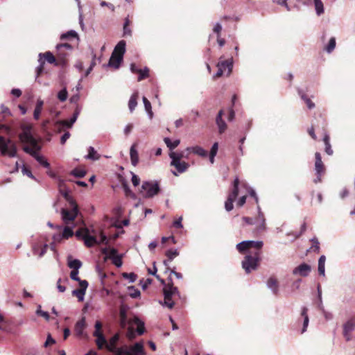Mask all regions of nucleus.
<instances>
[{
	"label": "nucleus",
	"instance_id": "34",
	"mask_svg": "<svg viewBox=\"0 0 355 355\" xmlns=\"http://www.w3.org/2000/svg\"><path fill=\"white\" fill-rule=\"evenodd\" d=\"M307 311H308V309L306 307L302 308V312H301V315L302 317H304V322H303V327H302V332H301L302 334H303L304 332H305L306 331V328L309 325V316L307 314Z\"/></svg>",
	"mask_w": 355,
	"mask_h": 355
},
{
	"label": "nucleus",
	"instance_id": "35",
	"mask_svg": "<svg viewBox=\"0 0 355 355\" xmlns=\"http://www.w3.org/2000/svg\"><path fill=\"white\" fill-rule=\"evenodd\" d=\"M186 151L190 153L191 151L193 153L198 155L201 157H206L207 155V153L206 150H205L202 148L200 146H195L193 148H187L186 149Z\"/></svg>",
	"mask_w": 355,
	"mask_h": 355
},
{
	"label": "nucleus",
	"instance_id": "33",
	"mask_svg": "<svg viewBox=\"0 0 355 355\" xmlns=\"http://www.w3.org/2000/svg\"><path fill=\"white\" fill-rule=\"evenodd\" d=\"M139 98V94L138 92H135L131 96L129 102H128V107L131 112H133V110L135 109V107L137 105V99Z\"/></svg>",
	"mask_w": 355,
	"mask_h": 355
},
{
	"label": "nucleus",
	"instance_id": "36",
	"mask_svg": "<svg viewBox=\"0 0 355 355\" xmlns=\"http://www.w3.org/2000/svg\"><path fill=\"white\" fill-rule=\"evenodd\" d=\"M268 286L271 288L276 295L278 292V282L276 278L270 277L267 282Z\"/></svg>",
	"mask_w": 355,
	"mask_h": 355
},
{
	"label": "nucleus",
	"instance_id": "42",
	"mask_svg": "<svg viewBox=\"0 0 355 355\" xmlns=\"http://www.w3.org/2000/svg\"><path fill=\"white\" fill-rule=\"evenodd\" d=\"M336 38L332 37L330 38L329 43L326 45L324 49L329 53H331L336 47Z\"/></svg>",
	"mask_w": 355,
	"mask_h": 355
},
{
	"label": "nucleus",
	"instance_id": "18",
	"mask_svg": "<svg viewBox=\"0 0 355 355\" xmlns=\"http://www.w3.org/2000/svg\"><path fill=\"white\" fill-rule=\"evenodd\" d=\"M224 115V110H220L216 118V123L218 128V132L220 134H223L227 130V125L225 121L223 119V116Z\"/></svg>",
	"mask_w": 355,
	"mask_h": 355
},
{
	"label": "nucleus",
	"instance_id": "29",
	"mask_svg": "<svg viewBox=\"0 0 355 355\" xmlns=\"http://www.w3.org/2000/svg\"><path fill=\"white\" fill-rule=\"evenodd\" d=\"M39 55L40 59L44 58L49 63L54 64V65L56 66V63H58L57 57L55 58V56L50 51H46L44 53H40Z\"/></svg>",
	"mask_w": 355,
	"mask_h": 355
},
{
	"label": "nucleus",
	"instance_id": "43",
	"mask_svg": "<svg viewBox=\"0 0 355 355\" xmlns=\"http://www.w3.org/2000/svg\"><path fill=\"white\" fill-rule=\"evenodd\" d=\"M143 102L144 104L146 111L148 112L150 118L152 119L153 116V112L152 111V107H151L150 102L145 96L143 97Z\"/></svg>",
	"mask_w": 355,
	"mask_h": 355
},
{
	"label": "nucleus",
	"instance_id": "4",
	"mask_svg": "<svg viewBox=\"0 0 355 355\" xmlns=\"http://www.w3.org/2000/svg\"><path fill=\"white\" fill-rule=\"evenodd\" d=\"M0 153L3 156L16 157L17 154L16 144L10 139L0 136Z\"/></svg>",
	"mask_w": 355,
	"mask_h": 355
},
{
	"label": "nucleus",
	"instance_id": "54",
	"mask_svg": "<svg viewBox=\"0 0 355 355\" xmlns=\"http://www.w3.org/2000/svg\"><path fill=\"white\" fill-rule=\"evenodd\" d=\"M301 98L304 100L309 109L315 107V103L306 94H302Z\"/></svg>",
	"mask_w": 355,
	"mask_h": 355
},
{
	"label": "nucleus",
	"instance_id": "50",
	"mask_svg": "<svg viewBox=\"0 0 355 355\" xmlns=\"http://www.w3.org/2000/svg\"><path fill=\"white\" fill-rule=\"evenodd\" d=\"M122 259L123 254H119L117 253L116 255L112 259V262L117 268H120L123 264Z\"/></svg>",
	"mask_w": 355,
	"mask_h": 355
},
{
	"label": "nucleus",
	"instance_id": "63",
	"mask_svg": "<svg viewBox=\"0 0 355 355\" xmlns=\"http://www.w3.org/2000/svg\"><path fill=\"white\" fill-rule=\"evenodd\" d=\"M78 270H72L70 273V277L74 280L77 281L80 283V281H82L78 276Z\"/></svg>",
	"mask_w": 355,
	"mask_h": 355
},
{
	"label": "nucleus",
	"instance_id": "40",
	"mask_svg": "<svg viewBox=\"0 0 355 355\" xmlns=\"http://www.w3.org/2000/svg\"><path fill=\"white\" fill-rule=\"evenodd\" d=\"M166 145L167 147L171 150H173L175 149L180 144V141L179 139H176L174 141H171V140L168 137H166L164 139Z\"/></svg>",
	"mask_w": 355,
	"mask_h": 355
},
{
	"label": "nucleus",
	"instance_id": "53",
	"mask_svg": "<svg viewBox=\"0 0 355 355\" xmlns=\"http://www.w3.org/2000/svg\"><path fill=\"white\" fill-rule=\"evenodd\" d=\"M122 187L126 196H129L132 198H135V194L131 191V189H130L129 186L126 182H122Z\"/></svg>",
	"mask_w": 355,
	"mask_h": 355
},
{
	"label": "nucleus",
	"instance_id": "47",
	"mask_svg": "<svg viewBox=\"0 0 355 355\" xmlns=\"http://www.w3.org/2000/svg\"><path fill=\"white\" fill-rule=\"evenodd\" d=\"M82 266V263L78 259L69 261L68 266L73 270H78Z\"/></svg>",
	"mask_w": 355,
	"mask_h": 355
},
{
	"label": "nucleus",
	"instance_id": "38",
	"mask_svg": "<svg viewBox=\"0 0 355 355\" xmlns=\"http://www.w3.org/2000/svg\"><path fill=\"white\" fill-rule=\"evenodd\" d=\"M131 24L132 21L128 19V17H126L123 24V36L126 37L132 35V31L130 28Z\"/></svg>",
	"mask_w": 355,
	"mask_h": 355
},
{
	"label": "nucleus",
	"instance_id": "8",
	"mask_svg": "<svg viewBox=\"0 0 355 355\" xmlns=\"http://www.w3.org/2000/svg\"><path fill=\"white\" fill-rule=\"evenodd\" d=\"M94 327H95V330L93 333V336L94 337H96L95 343H96V345L98 349H102L103 348H105L107 340L105 338V337L103 333V331H102V327H103L102 322L99 320H97L95 322Z\"/></svg>",
	"mask_w": 355,
	"mask_h": 355
},
{
	"label": "nucleus",
	"instance_id": "15",
	"mask_svg": "<svg viewBox=\"0 0 355 355\" xmlns=\"http://www.w3.org/2000/svg\"><path fill=\"white\" fill-rule=\"evenodd\" d=\"M79 286L80 288L73 290L72 295L76 296L79 302H82L83 301L84 295L88 286V282L86 280L80 281Z\"/></svg>",
	"mask_w": 355,
	"mask_h": 355
},
{
	"label": "nucleus",
	"instance_id": "13",
	"mask_svg": "<svg viewBox=\"0 0 355 355\" xmlns=\"http://www.w3.org/2000/svg\"><path fill=\"white\" fill-rule=\"evenodd\" d=\"M254 225L257 232H261L266 230V219L259 207H258V215L254 218Z\"/></svg>",
	"mask_w": 355,
	"mask_h": 355
},
{
	"label": "nucleus",
	"instance_id": "44",
	"mask_svg": "<svg viewBox=\"0 0 355 355\" xmlns=\"http://www.w3.org/2000/svg\"><path fill=\"white\" fill-rule=\"evenodd\" d=\"M189 153L188 152L187 154H185L184 151H181V152H173V151H171L169 153V157H170L171 159L178 158V160H182V158L187 157Z\"/></svg>",
	"mask_w": 355,
	"mask_h": 355
},
{
	"label": "nucleus",
	"instance_id": "24",
	"mask_svg": "<svg viewBox=\"0 0 355 355\" xmlns=\"http://www.w3.org/2000/svg\"><path fill=\"white\" fill-rule=\"evenodd\" d=\"M86 327L85 318L83 317L79 320L75 324V332L78 336H81L83 334V331Z\"/></svg>",
	"mask_w": 355,
	"mask_h": 355
},
{
	"label": "nucleus",
	"instance_id": "27",
	"mask_svg": "<svg viewBox=\"0 0 355 355\" xmlns=\"http://www.w3.org/2000/svg\"><path fill=\"white\" fill-rule=\"evenodd\" d=\"M130 324L137 325V332L139 335H142L145 331L144 324L138 318L135 317L132 320H130Z\"/></svg>",
	"mask_w": 355,
	"mask_h": 355
},
{
	"label": "nucleus",
	"instance_id": "45",
	"mask_svg": "<svg viewBox=\"0 0 355 355\" xmlns=\"http://www.w3.org/2000/svg\"><path fill=\"white\" fill-rule=\"evenodd\" d=\"M70 174L76 178H83L86 175V171L84 169L76 168L71 171Z\"/></svg>",
	"mask_w": 355,
	"mask_h": 355
},
{
	"label": "nucleus",
	"instance_id": "41",
	"mask_svg": "<svg viewBox=\"0 0 355 355\" xmlns=\"http://www.w3.org/2000/svg\"><path fill=\"white\" fill-rule=\"evenodd\" d=\"M326 257L324 255H322L318 260V273L320 275H324V264Z\"/></svg>",
	"mask_w": 355,
	"mask_h": 355
},
{
	"label": "nucleus",
	"instance_id": "55",
	"mask_svg": "<svg viewBox=\"0 0 355 355\" xmlns=\"http://www.w3.org/2000/svg\"><path fill=\"white\" fill-rule=\"evenodd\" d=\"M68 97V92L66 89V88H64L63 89L60 90L58 94V98L61 101L64 102L67 99Z\"/></svg>",
	"mask_w": 355,
	"mask_h": 355
},
{
	"label": "nucleus",
	"instance_id": "61",
	"mask_svg": "<svg viewBox=\"0 0 355 355\" xmlns=\"http://www.w3.org/2000/svg\"><path fill=\"white\" fill-rule=\"evenodd\" d=\"M222 25L220 23H216L214 28H213V32L216 34L217 35L221 36V31H222Z\"/></svg>",
	"mask_w": 355,
	"mask_h": 355
},
{
	"label": "nucleus",
	"instance_id": "3",
	"mask_svg": "<svg viewBox=\"0 0 355 355\" xmlns=\"http://www.w3.org/2000/svg\"><path fill=\"white\" fill-rule=\"evenodd\" d=\"M76 236L78 239H83L85 245L88 248H91L96 244H109V241L106 235H105L102 232L100 234V241H98L96 236L90 235L89 231L87 228H80L77 230L76 232Z\"/></svg>",
	"mask_w": 355,
	"mask_h": 355
},
{
	"label": "nucleus",
	"instance_id": "5",
	"mask_svg": "<svg viewBox=\"0 0 355 355\" xmlns=\"http://www.w3.org/2000/svg\"><path fill=\"white\" fill-rule=\"evenodd\" d=\"M70 207L69 209H62L61 214L63 222L68 225L74 221L78 214V207L76 202L73 200H69Z\"/></svg>",
	"mask_w": 355,
	"mask_h": 355
},
{
	"label": "nucleus",
	"instance_id": "51",
	"mask_svg": "<svg viewBox=\"0 0 355 355\" xmlns=\"http://www.w3.org/2000/svg\"><path fill=\"white\" fill-rule=\"evenodd\" d=\"M76 37H78V34L76 33V32L74 31H70L67 32V33H64V34L61 35L60 40H68L70 38H76Z\"/></svg>",
	"mask_w": 355,
	"mask_h": 355
},
{
	"label": "nucleus",
	"instance_id": "2",
	"mask_svg": "<svg viewBox=\"0 0 355 355\" xmlns=\"http://www.w3.org/2000/svg\"><path fill=\"white\" fill-rule=\"evenodd\" d=\"M148 272L149 274L155 276L156 278L160 281L162 284L164 285L163 288L164 295V304L169 309H172L175 304L173 298H175V296L179 295L178 288L173 286L172 279L169 277L168 282L166 284L165 281L161 279L159 276L157 275V268L155 267V264L153 270H151V269L148 268Z\"/></svg>",
	"mask_w": 355,
	"mask_h": 355
},
{
	"label": "nucleus",
	"instance_id": "16",
	"mask_svg": "<svg viewBox=\"0 0 355 355\" xmlns=\"http://www.w3.org/2000/svg\"><path fill=\"white\" fill-rule=\"evenodd\" d=\"M171 166H174L179 173L185 172L189 167V164L182 160H178V158L171 159Z\"/></svg>",
	"mask_w": 355,
	"mask_h": 355
},
{
	"label": "nucleus",
	"instance_id": "14",
	"mask_svg": "<svg viewBox=\"0 0 355 355\" xmlns=\"http://www.w3.org/2000/svg\"><path fill=\"white\" fill-rule=\"evenodd\" d=\"M312 125L318 131L321 130L323 135H324V132H327V121L324 116L321 114H320L318 117L315 118V120L312 123Z\"/></svg>",
	"mask_w": 355,
	"mask_h": 355
},
{
	"label": "nucleus",
	"instance_id": "52",
	"mask_svg": "<svg viewBox=\"0 0 355 355\" xmlns=\"http://www.w3.org/2000/svg\"><path fill=\"white\" fill-rule=\"evenodd\" d=\"M138 74V81H141L149 76V69L147 67H146L144 69H139Z\"/></svg>",
	"mask_w": 355,
	"mask_h": 355
},
{
	"label": "nucleus",
	"instance_id": "28",
	"mask_svg": "<svg viewBox=\"0 0 355 355\" xmlns=\"http://www.w3.org/2000/svg\"><path fill=\"white\" fill-rule=\"evenodd\" d=\"M131 163L134 166H136L139 162V155L136 149V144H133L130 150Z\"/></svg>",
	"mask_w": 355,
	"mask_h": 355
},
{
	"label": "nucleus",
	"instance_id": "32",
	"mask_svg": "<svg viewBox=\"0 0 355 355\" xmlns=\"http://www.w3.org/2000/svg\"><path fill=\"white\" fill-rule=\"evenodd\" d=\"M119 320L120 325L122 328H125L128 324H130V321H128V317L126 311L124 308H121L119 311Z\"/></svg>",
	"mask_w": 355,
	"mask_h": 355
},
{
	"label": "nucleus",
	"instance_id": "11",
	"mask_svg": "<svg viewBox=\"0 0 355 355\" xmlns=\"http://www.w3.org/2000/svg\"><path fill=\"white\" fill-rule=\"evenodd\" d=\"M355 329V318L349 319L343 324V336L346 341H349L352 338V332Z\"/></svg>",
	"mask_w": 355,
	"mask_h": 355
},
{
	"label": "nucleus",
	"instance_id": "17",
	"mask_svg": "<svg viewBox=\"0 0 355 355\" xmlns=\"http://www.w3.org/2000/svg\"><path fill=\"white\" fill-rule=\"evenodd\" d=\"M311 270V267L306 263H303L295 268L293 270V275H299L302 277H306Z\"/></svg>",
	"mask_w": 355,
	"mask_h": 355
},
{
	"label": "nucleus",
	"instance_id": "20",
	"mask_svg": "<svg viewBox=\"0 0 355 355\" xmlns=\"http://www.w3.org/2000/svg\"><path fill=\"white\" fill-rule=\"evenodd\" d=\"M125 45H126L125 42L124 40H121L116 45V46L114 47V51L112 53L123 58V55L125 52Z\"/></svg>",
	"mask_w": 355,
	"mask_h": 355
},
{
	"label": "nucleus",
	"instance_id": "26",
	"mask_svg": "<svg viewBox=\"0 0 355 355\" xmlns=\"http://www.w3.org/2000/svg\"><path fill=\"white\" fill-rule=\"evenodd\" d=\"M123 58L122 57L112 53L108 65L114 67V69H119L121 62L123 61Z\"/></svg>",
	"mask_w": 355,
	"mask_h": 355
},
{
	"label": "nucleus",
	"instance_id": "39",
	"mask_svg": "<svg viewBox=\"0 0 355 355\" xmlns=\"http://www.w3.org/2000/svg\"><path fill=\"white\" fill-rule=\"evenodd\" d=\"M101 157L100 155L97 153L94 147L90 146L88 148V155L86 156L87 159L92 160H98Z\"/></svg>",
	"mask_w": 355,
	"mask_h": 355
},
{
	"label": "nucleus",
	"instance_id": "25",
	"mask_svg": "<svg viewBox=\"0 0 355 355\" xmlns=\"http://www.w3.org/2000/svg\"><path fill=\"white\" fill-rule=\"evenodd\" d=\"M323 142L324 144V151L328 155H332L334 150L330 144V137L327 132H324L323 135Z\"/></svg>",
	"mask_w": 355,
	"mask_h": 355
},
{
	"label": "nucleus",
	"instance_id": "6",
	"mask_svg": "<svg viewBox=\"0 0 355 355\" xmlns=\"http://www.w3.org/2000/svg\"><path fill=\"white\" fill-rule=\"evenodd\" d=\"M22 132L19 134V138L21 143L28 144V146H36L37 140L33 136L31 130L33 125L31 123L22 124L21 125Z\"/></svg>",
	"mask_w": 355,
	"mask_h": 355
},
{
	"label": "nucleus",
	"instance_id": "62",
	"mask_svg": "<svg viewBox=\"0 0 355 355\" xmlns=\"http://www.w3.org/2000/svg\"><path fill=\"white\" fill-rule=\"evenodd\" d=\"M118 253V250L115 248H112L110 251L108 252V254L107 257H105V259H112L113 257H114L116 254Z\"/></svg>",
	"mask_w": 355,
	"mask_h": 355
},
{
	"label": "nucleus",
	"instance_id": "22",
	"mask_svg": "<svg viewBox=\"0 0 355 355\" xmlns=\"http://www.w3.org/2000/svg\"><path fill=\"white\" fill-rule=\"evenodd\" d=\"M44 101L41 98H38L36 102L35 107L33 112V118L37 121L40 118V115L43 110Z\"/></svg>",
	"mask_w": 355,
	"mask_h": 355
},
{
	"label": "nucleus",
	"instance_id": "49",
	"mask_svg": "<svg viewBox=\"0 0 355 355\" xmlns=\"http://www.w3.org/2000/svg\"><path fill=\"white\" fill-rule=\"evenodd\" d=\"M316 12L318 15L324 12L323 3L321 0H314Z\"/></svg>",
	"mask_w": 355,
	"mask_h": 355
},
{
	"label": "nucleus",
	"instance_id": "12",
	"mask_svg": "<svg viewBox=\"0 0 355 355\" xmlns=\"http://www.w3.org/2000/svg\"><path fill=\"white\" fill-rule=\"evenodd\" d=\"M141 189L146 191V197L147 198H151L159 192V187L157 182H144Z\"/></svg>",
	"mask_w": 355,
	"mask_h": 355
},
{
	"label": "nucleus",
	"instance_id": "23",
	"mask_svg": "<svg viewBox=\"0 0 355 355\" xmlns=\"http://www.w3.org/2000/svg\"><path fill=\"white\" fill-rule=\"evenodd\" d=\"M165 255L167 257V259L164 260L163 263L166 267V270H170L168 262L171 261L175 257L178 256L179 252L177 250H168L166 252Z\"/></svg>",
	"mask_w": 355,
	"mask_h": 355
},
{
	"label": "nucleus",
	"instance_id": "57",
	"mask_svg": "<svg viewBox=\"0 0 355 355\" xmlns=\"http://www.w3.org/2000/svg\"><path fill=\"white\" fill-rule=\"evenodd\" d=\"M123 277L125 279H128L130 282H134L136 281L137 275L133 272H130V273L124 272V273H123Z\"/></svg>",
	"mask_w": 355,
	"mask_h": 355
},
{
	"label": "nucleus",
	"instance_id": "64",
	"mask_svg": "<svg viewBox=\"0 0 355 355\" xmlns=\"http://www.w3.org/2000/svg\"><path fill=\"white\" fill-rule=\"evenodd\" d=\"M40 61V64L37 67L36 73H37V77H39L41 73L43 72L44 69V61Z\"/></svg>",
	"mask_w": 355,
	"mask_h": 355
},
{
	"label": "nucleus",
	"instance_id": "58",
	"mask_svg": "<svg viewBox=\"0 0 355 355\" xmlns=\"http://www.w3.org/2000/svg\"><path fill=\"white\" fill-rule=\"evenodd\" d=\"M73 123H72V118L70 120H62L57 122V124L67 128H71Z\"/></svg>",
	"mask_w": 355,
	"mask_h": 355
},
{
	"label": "nucleus",
	"instance_id": "59",
	"mask_svg": "<svg viewBox=\"0 0 355 355\" xmlns=\"http://www.w3.org/2000/svg\"><path fill=\"white\" fill-rule=\"evenodd\" d=\"M126 336L130 340L134 339L136 336L134 328L131 325L128 328Z\"/></svg>",
	"mask_w": 355,
	"mask_h": 355
},
{
	"label": "nucleus",
	"instance_id": "37",
	"mask_svg": "<svg viewBox=\"0 0 355 355\" xmlns=\"http://www.w3.org/2000/svg\"><path fill=\"white\" fill-rule=\"evenodd\" d=\"M110 352L113 353V355H131V352L128 350L126 345L121 347H116L115 350Z\"/></svg>",
	"mask_w": 355,
	"mask_h": 355
},
{
	"label": "nucleus",
	"instance_id": "7",
	"mask_svg": "<svg viewBox=\"0 0 355 355\" xmlns=\"http://www.w3.org/2000/svg\"><path fill=\"white\" fill-rule=\"evenodd\" d=\"M41 150V146L38 143L36 144V146H24L23 147V150L31 155L41 165H42L45 168H49L50 166L49 163L44 159V158L39 155V151Z\"/></svg>",
	"mask_w": 355,
	"mask_h": 355
},
{
	"label": "nucleus",
	"instance_id": "30",
	"mask_svg": "<svg viewBox=\"0 0 355 355\" xmlns=\"http://www.w3.org/2000/svg\"><path fill=\"white\" fill-rule=\"evenodd\" d=\"M217 67L222 68L225 72L227 70V74L229 75L232 71V62L229 60H223L218 63Z\"/></svg>",
	"mask_w": 355,
	"mask_h": 355
},
{
	"label": "nucleus",
	"instance_id": "48",
	"mask_svg": "<svg viewBox=\"0 0 355 355\" xmlns=\"http://www.w3.org/2000/svg\"><path fill=\"white\" fill-rule=\"evenodd\" d=\"M73 232L72 229L68 226L64 227L63 232L62 233V236L64 239H68L70 237L73 236Z\"/></svg>",
	"mask_w": 355,
	"mask_h": 355
},
{
	"label": "nucleus",
	"instance_id": "31",
	"mask_svg": "<svg viewBox=\"0 0 355 355\" xmlns=\"http://www.w3.org/2000/svg\"><path fill=\"white\" fill-rule=\"evenodd\" d=\"M131 352V355H140L144 354V346L140 343H135L128 349Z\"/></svg>",
	"mask_w": 355,
	"mask_h": 355
},
{
	"label": "nucleus",
	"instance_id": "9",
	"mask_svg": "<svg viewBox=\"0 0 355 355\" xmlns=\"http://www.w3.org/2000/svg\"><path fill=\"white\" fill-rule=\"evenodd\" d=\"M239 180L236 178L233 182V189L229 193L227 200L225 202V208L227 211H230L233 209V202L239 195Z\"/></svg>",
	"mask_w": 355,
	"mask_h": 355
},
{
	"label": "nucleus",
	"instance_id": "21",
	"mask_svg": "<svg viewBox=\"0 0 355 355\" xmlns=\"http://www.w3.org/2000/svg\"><path fill=\"white\" fill-rule=\"evenodd\" d=\"M68 55L69 54L65 52V50L57 51L56 57L58 63H56V66H64L67 64V58Z\"/></svg>",
	"mask_w": 355,
	"mask_h": 355
},
{
	"label": "nucleus",
	"instance_id": "56",
	"mask_svg": "<svg viewBox=\"0 0 355 355\" xmlns=\"http://www.w3.org/2000/svg\"><path fill=\"white\" fill-rule=\"evenodd\" d=\"M56 49L57 51H60V50H68V51H71L72 49V46L69 44V43H62V44H58L57 46H56Z\"/></svg>",
	"mask_w": 355,
	"mask_h": 355
},
{
	"label": "nucleus",
	"instance_id": "46",
	"mask_svg": "<svg viewBox=\"0 0 355 355\" xmlns=\"http://www.w3.org/2000/svg\"><path fill=\"white\" fill-rule=\"evenodd\" d=\"M2 116V119H1V121H3L6 117L11 116V112L9 108L5 106L4 105H1L0 116Z\"/></svg>",
	"mask_w": 355,
	"mask_h": 355
},
{
	"label": "nucleus",
	"instance_id": "19",
	"mask_svg": "<svg viewBox=\"0 0 355 355\" xmlns=\"http://www.w3.org/2000/svg\"><path fill=\"white\" fill-rule=\"evenodd\" d=\"M119 334H115L107 343L105 349L109 351L115 350V348L117 347V343L119 340Z\"/></svg>",
	"mask_w": 355,
	"mask_h": 355
},
{
	"label": "nucleus",
	"instance_id": "60",
	"mask_svg": "<svg viewBox=\"0 0 355 355\" xmlns=\"http://www.w3.org/2000/svg\"><path fill=\"white\" fill-rule=\"evenodd\" d=\"M312 242V246L311 247L310 250H313L315 252H319L320 249V243L317 239L314 238L311 240Z\"/></svg>",
	"mask_w": 355,
	"mask_h": 355
},
{
	"label": "nucleus",
	"instance_id": "1",
	"mask_svg": "<svg viewBox=\"0 0 355 355\" xmlns=\"http://www.w3.org/2000/svg\"><path fill=\"white\" fill-rule=\"evenodd\" d=\"M263 245V243L260 241H245L236 245V249L241 254L247 253L242 261V267L246 273L259 268Z\"/></svg>",
	"mask_w": 355,
	"mask_h": 355
},
{
	"label": "nucleus",
	"instance_id": "10",
	"mask_svg": "<svg viewBox=\"0 0 355 355\" xmlns=\"http://www.w3.org/2000/svg\"><path fill=\"white\" fill-rule=\"evenodd\" d=\"M315 171L316 178L313 180L314 183L317 184L322 181V176L325 173V166L322 160V157L320 153H315Z\"/></svg>",
	"mask_w": 355,
	"mask_h": 355
}]
</instances>
